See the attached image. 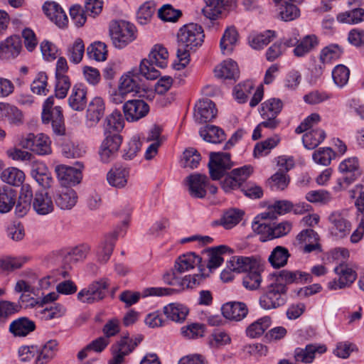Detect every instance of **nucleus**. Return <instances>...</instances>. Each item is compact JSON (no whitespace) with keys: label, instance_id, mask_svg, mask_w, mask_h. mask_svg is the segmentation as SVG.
Returning <instances> with one entry per match:
<instances>
[{"label":"nucleus","instance_id":"f257e3e1","mask_svg":"<svg viewBox=\"0 0 364 364\" xmlns=\"http://www.w3.org/2000/svg\"><path fill=\"white\" fill-rule=\"evenodd\" d=\"M203 28L197 23H188L182 26L177 33L178 48L176 56L179 65L186 67L189 63V51L200 47L204 41Z\"/></svg>","mask_w":364,"mask_h":364},{"label":"nucleus","instance_id":"f03ea898","mask_svg":"<svg viewBox=\"0 0 364 364\" xmlns=\"http://www.w3.org/2000/svg\"><path fill=\"white\" fill-rule=\"evenodd\" d=\"M109 33L114 46L123 48L136 38V28L125 21H112L109 23Z\"/></svg>","mask_w":364,"mask_h":364},{"label":"nucleus","instance_id":"7ed1b4c3","mask_svg":"<svg viewBox=\"0 0 364 364\" xmlns=\"http://www.w3.org/2000/svg\"><path fill=\"white\" fill-rule=\"evenodd\" d=\"M287 287L282 283L273 282L259 298L260 306L266 310L278 308L286 302Z\"/></svg>","mask_w":364,"mask_h":364},{"label":"nucleus","instance_id":"20e7f679","mask_svg":"<svg viewBox=\"0 0 364 364\" xmlns=\"http://www.w3.org/2000/svg\"><path fill=\"white\" fill-rule=\"evenodd\" d=\"M51 141L50 138L43 134H34L33 133L22 136L19 140V145L28 149L38 155H48L52 152Z\"/></svg>","mask_w":364,"mask_h":364},{"label":"nucleus","instance_id":"39448f33","mask_svg":"<svg viewBox=\"0 0 364 364\" xmlns=\"http://www.w3.org/2000/svg\"><path fill=\"white\" fill-rule=\"evenodd\" d=\"M328 230L331 235L336 239H343L349 235L351 223L348 218V210H335L328 217Z\"/></svg>","mask_w":364,"mask_h":364},{"label":"nucleus","instance_id":"423d86ee","mask_svg":"<svg viewBox=\"0 0 364 364\" xmlns=\"http://www.w3.org/2000/svg\"><path fill=\"white\" fill-rule=\"evenodd\" d=\"M282 107L283 102L277 98H271L262 103L259 113L264 121L261 122V125H264L265 128L269 129H275L280 124L277 115Z\"/></svg>","mask_w":364,"mask_h":364},{"label":"nucleus","instance_id":"0eeeda50","mask_svg":"<svg viewBox=\"0 0 364 364\" xmlns=\"http://www.w3.org/2000/svg\"><path fill=\"white\" fill-rule=\"evenodd\" d=\"M108 287L107 279L95 281L78 292L77 299L82 303L89 304L99 302L105 297Z\"/></svg>","mask_w":364,"mask_h":364},{"label":"nucleus","instance_id":"6e6552de","mask_svg":"<svg viewBox=\"0 0 364 364\" xmlns=\"http://www.w3.org/2000/svg\"><path fill=\"white\" fill-rule=\"evenodd\" d=\"M75 166V167H73L60 164L55 166V171L57 178L63 186H74L81 182L84 165L80 162H77Z\"/></svg>","mask_w":364,"mask_h":364},{"label":"nucleus","instance_id":"1a4fd4ad","mask_svg":"<svg viewBox=\"0 0 364 364\" xmlns=\"http://www.w3.org/2000/svg\"><path fill=\"white\" fill-rule=\"evenodd\" d=\"M232 166V162L230 160V155L229 154L223 152H211L210 154L208 168L213 180H218L222 178L225 173L230 170Z\"/></svg>","mask_w":364,"mask_h":364},{"label":"nucleus","instance_id":"9d476101","mask_svg":"<svg viewBox=\"0 0 364 364\" xmlns=\"http://www.w3.org/2000/svg\"><path fill=\"white\" fill-rule=\"evenodd\" d=\"M338 275L335 279L328 283V288L331 290H337L350 287L356 279L357 273L347 264L342 263L334 269Z\"/></svg>","mask_w":364,"mask_h":364},{"label":"nucleus","instance_id":"9b49d317","mask_svg":"<svg viewBox=\"0 0 364 364\" xmlns=\"http://www.w3.org/2000/svg\"><path fill=\"white\" fill-rule=\"evenodd\" d=\"M136 346L137 343L129 336L122 337L112 346V358L109 364H122L124 357L132 353Z\"/></svg>","mask_w":364,"mask_h":364},{"label":"nucleus","instance_id":"f8f14e48","mask_svg":"<svg viewBox=\"0 0 364 364\" xmlns=\"http://www.w3.org/2000/svg\"><path fill=\"white\" fill-rule=\"evenodd\" d=\"M104 135L105 138L100 146V156L103 162L107 163L114 157L118 151L122 142V137L117 132Z\"/></svg>","mask_w":364,"mask_h":364},{"label":"nucleus","instance_id":"ddd939ff","mask_svg":"<svg viewBox=\"0 0 364 364\" xmlns=\"http://www.w3.org/2000/svg\"><path fill=\"white\" fill-rule=\"evenodd\" d=\"M149 105L142 100H128L123 105L124 117L128 122H136L147 115Z\"/></svg>","mask_w":364,"mask_h":364},{"label":"nucleus","instance_id":"4468645a","mask_svg":"<svg viewBox=\"0 0 364 364\" xmlns=\"http://www.w3.org/2000/svg\"><path fill=\"white\" fill-rule=\"evenodd\" d=\"M119 235L117 230L107 235L98 245L96 250L97 260L101 264L107 263L114 248L115 242Z\"/></svg>","mask_w":364,"mask_h":364},{"label":"nucleus","instance_id":"2eb2a0df","mask_svg":"<svg viewBox=\"0 0 364 364\" xmlns=\"http://www.w3.org/2000/svg\"><path fill=\"white\" fill-rule=\"evenodd\" d=\"M338 169L343 176V181L347 184L353 183L361 175L358 159L356 157L343 160L340 164Z\"/></svg>","mask_w":364,"mask_h":364},{"label":"nucleus","instance_id":"dca6fc26","mask_svg":"<svg viewBox=\"0 0 364 364\" xmlns=\"http://www.w3.org/2000/svg\"><path fill=\"white\" fill-rule=\"evenodd\" d=\"M208 178L201 173H193L186 178L189 193L191 196L203 198L206 195Z\"/></svg>","mask_w":364,"mask_h":364},{"label":"nucleus","instance_id":"f3484780","mask_svg":"<svg viewBox=\"0 0 364 364\" xmlns=\"http://www.w3.org/2000/svg\"><path fill=\"white\" fill-rule=\"evenodd\" d=\"M118 87L121 95L139 93L141 87L139 74L134 71H129L120 77Z\"/></svg>","mask_w":364,"mask_h":364},{"label":"nucleus","instance_id":"a211bd4d","mask_svg":"<svg viewBox=\"0 0 364 364\" xmlns=\"http://www.w3.org/2000/svg\"><path fill=\"white\" fill-rule=\"evenodd\" d=\"M105 105L102 98L96 97L88 105L86 112L87 124L90 127H95L105 114Z\"/></svg>","mask_w":364,"mask_h":364},{"label":"nucleus","instance_id":"6ab92c4d","mask_svg":"<svg viewBox=\"0 0 364 364\" xmlns=\"http://www.w3.org/2000/svg\"><path fill=\"white\" fill-rule=\"evenodd\" d=\"M42 121L45 124L50 122L53 131L56 135L63 136L65 134V127L60 107L56 106L50 112L44 113L42 115Z\"/></svg>","mask_w":364,"mask_h":364},{"label":"nucleus","instance_id":"aec40b11","mask_svg":"<svg viewBox=\"0 0 364 364\" xmlns=\"http://www.w3.org/2000/svg\"><path fill=\"white\" fill-rule=\"evenodd\" d=\"M31 174L36 182L44 188H49L53 181L46 165L41 161H34L31 164Z\"/></svg>","mask_w":364,"mask_h":364},{"label":"nucleus","instance_id":"412c9836","mask_svg":"<svg viewBox=\"0 0 364 364\" xmlns=\"http://www.w3.org/2000/svg\"><path fill=\"white\" fill-rule=\"evenodd\" d=\"M45 14L58 27L64 28L68 25V18L60 6L56 2H46L43 6Z\"/></svg>","mask_w":364,"mask_h":364},{"label":"nucleus","instance_id":"4be33fe9","mask_svg":"<svg viewBox=\"0 0 364 364\" xmlns=\"http://www.w3.org/2000/svg\"><path fill=\"white\" fill-rule=\"evenodd\" d=\"M217 114L215 104L209 99L200 100L196 105L195 117L199 123H205L213 119Z\"/></svg>","mask_w":364,"mask_h":364},{"label":"nucleus","instance_id":"5701e85b","mask_svg":"<svg viewBox=\"0 0 364 364\" xmlns=\"http://www.w3.org/2000/svg\"><path fill=\"white\" fill-rule=\"evenodd\" d=\"M221 311L225 318L236 321L243 319L248 313L247 305L240 301L228 302L223 305Z\"/></svg>","mask_w":364,"mask_h":364},{"label":"nucleus","instance_id":"b1692460","mask_svg":"<svg viewBox=\"0 0 364 364\" xmlns=\"http://www.w3.org/2000/svg\"><path fill=\"white\" fill-rule=\"evenodd\" d=\"M21 50V42L19 38L11 36L0 43V58L11 60L16 58Z\"/></svg>","mask_w":364,"mask_h":364},{"label":"nucleus","instance_id":"393cba45","mask_svg":"<svg viewBox=\"0 0 364 364\" xmlns=\"http://www.w3.org/2000/svg\"><path fill=\"white\" fill-rule=\"evenodd\" d=\"M312 277L310 274L300 271L282 270L276 276L275 283L289 284L292 283H310Z\"/></svg>","mask_w":364,"mask_h":364},{"label":"nucleus","instance_id":"a878e982","mask_svg":"<svg viewBox=\"0 0 364 364\" xmlns=\"http://www.w3.org/2000/svg\"><path fill=\"white\" fill-rule=\"evenodd\" d=\"M31 204L34 211L40 215H48L54 210L51 197L43 191L35 193Z\"/></svg>","mask_w":364,"mask_h":364},{"label":"nucleus","instance_id":"bb28decb","mask_svg":"<svg viewBox=\"0 0 364 364\" xmlns=\"http://www.w3.org/2000/svg\"><path fill=\"white\" fill-rule=\"evenodd\" d=\"M326 347L323 345L309 344L305 348H296L294 352V357L296 362L311 363L315 358V353H323Z\"/></svg>","mask_w":364,"mask_h":364},{"label":"nucleus","instance_id":"cd10ccee","mask_svg":"<svg viewBox=\"0 0 364 364\" xmlns=\"http://www.w3.org/2000/svg\"><path fill=\"white\" fill-rule=\"evenodd\" d=\"M55 204L62 210H70L77 203V195L71 188H62L54 196Z\"/></svg>","mask_w":364,"mask_h":364},{"label":"nucleus","instance_id":"c85d7f7f","mask_svg":"<svg viewBox=\"0 0 364 364\" xmlns=\"http://www.w3.org/2000/svg\"><path fill=\"white\" fill-rule=\"evenodd\" d=\"M87 90L82 85H75L68 98L69 106L75 111H82L87 105Z\"/></svg>","mask_w":364,"mask_h":364},{"label":"nucleus","instance_id":"c756f323","mask_svg":"<svg viewBox=\"0 0 364 364\" xmlns=\"http://www.w3.org/2000/svg\"><path fill=\"white\" fill-rule=\"evenodd\" d=\"M238 33L234 26L228 27L220 41V48L223 55H230L238 41Z\"/></svg>","mask_w":364,"mask_h":364},{"label":"nucleus","instance_id":"7c9ffc66","mask_svg":"<svg viewBox=\"0 0 364 364\" xmlns=\"http://www.w3.org/2000/svg\"><path fill=\"white\" fill-rule=\"evenodd\" d=\"M201 257L194 252H188L178 257L175 264V269L179 273H183L198 266L200 272L203 271Z\"/></svg>","mask_w":364,"mask_h":364},{"label":"nucleus","instance_id":"2f4dec72","mask_svg":"<svg viewBox=\"0 0 364 364\" xmlns=\"http://www.w3.org/2000/svg\"><path fill=\"white\" fill-rule=\"evenodd\" d=\"M129 171L127 167H114L111 168L107 174L108 183L117 188H122L127 183Z\"/></svg>","mask_w":364,"mask_h":364},{"label":"nucleus","instance_id":"473e14b6","mask_svg":"<svg viewBox=\"0 0 364 364\" xmlns=\"http://www.w3.org/2000/svg\"><path fill=\"white\" fill-rule=\"evenodd\" d=\"M124 127V119L118 110L113 111L107 116L103 124L104 134H119Z\"/></svg>","mask_w":364,"mask_h":364},{"label":"nucleus","instance_id":"72a5a7b5","mask_svg":"<svg viewBox=\"0 0 364 364\" xmlns=\"http://www.w3.org/2000/svg\"><path fill=\"white\" fill-rule=\"evenodd\" d=\"M90 251V245L82 243L66 252L63 255L65 268H67V266H70L72 262L83 261L87 258Z\"/></svg>","mask_w":364,"mask_h":364},{"label":"nucleus","instance_id":"f704fd0d","mask_svg":"<svg viewBox=\"0 0 364 364\" xmlns=\"http://www.w3.org/2000/svg\"><path fill=\"white\" fill-rule=\"evenodd\" d=\"M261 267L255 262L251 269L246 271L242 279V284L249 290H256L260 287L262 282Z\"/></svg>","mask_w":364,"mask_h":364},{"label":"nucleus","instance_id":"c9c22d12","mask_svg":"<svg viewBox=\"0 0 364 364\" xmlns=\"http://www.w3.org/2000/svg\"><path fill=\"white\" fill-rule=\"evenodd\" d=\"M16 202V191L9 186L0 187V213H7L14 208Z\"/></svg>","mask_w":364,"mask_h":364},{"label":"nucleus","instance_id":"e433bc0d","mask_svg":"<svg viewBox=\"0 0 364 364\" xmlns=\"http://www.w3.org/2000/svg\"><path fill=\"white\" fill-rule=\"evenodd\" d=\"M35 323L26 317H21L13 321L9 331L15 336H26L35 330Z\"/></svg>","mask_w":364,"mask_h":364},{"label":"nucleus","instance_id":"4c0bfd02","mask_svg":"<svg viewBox=\"0 0 364 364\" xmlns=\"http://www.w3.org/2000/svg\"><path fill=\"white\" fill-rule=\"evenodd\" d=\"M215 75L218 78L234 79L239 77L237 63L232 60H225L214 69Z\"/></svg>","mask_w":364,"mask_h":364},{"label":"nucleus","instance_id":"58836bf2","mask_svg":"<svg viewBox=\"0 0 364 364\" xmlns=\"http://www.w3.org/2000/svg\"><path fill=\"white\" fill-rule=\"evenodd\" d=\"M164 313L170 320L181 323L185 321L188 309L183 304L172 303L164 307Z\"/></svg>","mask_w":364,"mask_h":364},{"label":"nucleus","instance_id":"ea45409f","mask_svg":"<svg viewBox=\"0 0 364 364\" xmlns=\"http://www.w3.org/2000/svg\"><path fill=\"white\" fill-rule=\"evenodd\" d=\"M58 350V342L55 340L48 341L41 349H38L36 364H46L56 354Z\"/></svg>","mask_w":364,"mask_h":364},{"label":"nucleus","instance_id":"a19ab883","mask_svg":"<svg viewBox=\"0 0 364 364\" xmlns=\"http://www.w3.org/2000/svg\"><path fill=\"white\" fill-rule=\"evenodd\" d=\"M168 53L167 49L161 45L156 44L151 50L148 59L160 68H164L168 65Z\"/></svg>","mask_w":364,"mask_h":364},{"label":"nucleus","instance_id":"79ce46f5","mask_svg":"<svg viewBox=\"0 0 364 364\" xmlns=\"http://www.w3.org/2000/svg\"><path fill=\"white\" fill-rule=\"evenodd\" d=\"M200 135L205 141L213 144L220 143L225 139L223 130L213 125H206L201 129Z\"/></svg>","mask_w":364,"mask_h":364},{"label":"nucleus","instance_id":"37998d69","mask_svg":"<svg viewBox=\"0 0 364 364\" xmlns=\"http://www.w3.org/2000/svg\"><path fill=\"white\" fill-rule=\"evenodd\" d=\"M24 173L15 167L5 168L1 173V179L8 184L19 186L24 181Z\"/></svg>","mask_w":364,"mask_h":364},{"label":"nucleus","instance_id":"c03bdc74","mask_svg":"<svg viewBox=\"0 0 364 364\" xmlns=\"http://www.w3.org/2000/svg\"><path fill=\"white\" fill-rule=\"evenodd\" d=\"M290 255L286 247L277 246L268 257V261L274 268H280L287 263Z\"/></svg>","mask_w":364,"mask_h":364},{"label":"nucleus","instance_id":"a18cd8bd","mask_svg":"<svg viewBox=\"0 0 364 364\" xmlns=\"http://www.w3.org/2000/svg\"><path fill=\"white\" fill-rule=\"evenodd\" d=\"M271 323L269 316H264L250 324L246 330V333L252 338L259 337L270 326Z\"/></svg>","mask_w":364,"mask_h":364},{"label":"nucleus","instance_id":"49530a36","mask_svg":"<svg viewBox=\"0 0 364 364\" xmlns=\"http://www.w3.org/2000/svg\"><path fill=\"white\" fill-rule=\"evenodd\" d=\"M230 249L226 245H219L212 247L209 250V259L207 267L210 272L218 268L223 262L222 255L227 252Z\"/></svg>","mask_w":364,"mask_h":364},{"label":"nucleus","instance_id":"de8ad7c7","mask_svg":"<svg viewBox=\"0 0 364 364\" xmlns=\"http://www.w3.org/2000/svg\"><path fill=\"white\" fill-rule=\"evenodd\" d=\"M22 113L16 107L9 104L0 102V119H6L12 124H18L22 121Z\"/></svg>","mask_w":364,"mask_h":364},{"label":"nucleus","instance_id":"09e8293b","mask_svg":"<svg viewBox=\"0 0 364 364\" xmlns=\"http://www.w3.org/2000/svg\"><path fill=\"white\" fill-rule=\"evenodd\" d=\"M326 133L322 129H312L306 132L302 138L304 146L308 149L317 147L325 139Z\"/></svg>","mask_w":364,"mask_h":364},{"label":"nucleus","instance_id":"8fccbe9b","mask_svg":"<svg viewBox=\"0 0 364 364\" xmlns=\"http://www.w3.org/2000/svg\"><path fill=\"white\" fill-rule=\"evenodd\" d=\"M318 44V41L316 36H306L298 43L296 48L294 49V53L297 57H302L316 48Z\"/></svg>","mask_w":364,"mask_h":364},{"label":"nucleus","instance_id":"3c124183","mask_svg":"<svg viewBox=\"0 0 364 364\" xmlns=\"http://www.w3.org/2000/svg\"><path fill=\"white\" fill-rule=\"evenodd\" d=\"M205 6L202 11L204 16L211 20L218 18L223 11V0H204Z\"/></svg>","mask_w":364,"mask_h":364},{"label":"nucleus","instance_id":"603ef678","mask_svg":"<svg viewBox=\"0 0 364 364\" xmlns=\"http://www.w3.org/2000/svg\"><path fill=\"white\" fill-rule=\"evenodd\" d=\"M337 20L340 23L348 24L360 23L364 21V9L359 8L341 13L337 16Z\"/></svg>","mask_w":364,"mask_h":364},{"label":"nucleus","instance_id":"864d4df0","mask_svg":"<svg viewBox=\"0 0 364 364\" xmlns=\"http://www.w3.org/2000/svg\"><path fill=\"white\" fill-rule=\"evenodd\" d=\"M255 261L250 257L234 256L227 262V264L235 273L245 272L251 269Z\"/></svg>","mask_w":364,"mask_h":364},{"label":"nucleus","instance_id":"5fc2aeb1","mask_svg":"<svg viewBox=\"0 0 364 364\" xmlns=\"http://www.w3.org/2000/svg\"><path fill=\"white\" fill-rule=\"evenodd\" d=\"M205 325L192 323L181 328V335L186 339H197L204 336Z\"/></svg>","mask_w":364,"mask_h":364},{"label":"nucleus","instance_id":"6e6d98bb","mask_svg":"<svg viewBox=\"0 0 364 364\" xmlns=\"http://www.w3.org/2000/svg\"><path fill=\"white\" fill-rule=\"evenodd\" d=\"M274 38V32L267 31L264 33L252 35L249 37L250 46L256 50L262 49L269 44Z\"/></svg>","mask_w":364,"mask_h":364},{"label":"nucleus","instance_id":"4d7b16f0","mask_svg":"<svg viewBox=\"0 0 364 364\" xmlns=\"http://www.w3.org/2000/svg\"><path fill=\"white\" fill-rule=\"evenodd\" d=\"M85 52V45L80 38H77L72 46L68 48L67 55L70 61L74 64L81 62Z\"/></svg>","mask_w":364,"mask_h":364},{"label":"nucleus","instance_id":"13d9d810","mask_svg":"<svg viewBox=\"0 0 364 364\" xmlns=\"http://www.w3.org/2000/svg\"><path fill=\"white\" fill-rule=\"evenodd\" d=\"M291 1H285L279 8V14L282 20L290 21L296 19L300 15L298 7Z\"/></svg>","mask_w":364,"mask_h":364},{"label":"nucleus","instance_id":"bf43d9fd","mask_svg":"<svg viewBox=\"0 0 364 364\" xmlns=\"http://www.w3.org/2000/svg\"><path fill=\"white\" fill-rule=\"evenodd\" d=\"M87 53L90 58L97 61H104L107 59V46L100 41L95 42L87 47Z\"/></svg>","mask_w":364,"mask_h":364},{"label":"nucleus","instance_id":"052dcab7","mask_svg":"<svg viewBox=\"0 0 364 364\" xmlns=\"http://www.w3.org/2000/svg\"><path fill=\"white\" fill-rule=\"evenodd\" d=\"M279 141V137L274 136L260 143H257L254 149V154L256 157L267 155L270 150L274 148Z\"/></svg>","mask_w":364,"mask_h":364},{"label":"nucleus","instance_id":"680f3d73","mask_svg":"<svg viewBox=\"0 0 364 364\" xmlns=\"http://www.w3.org/2000/svg\"><path fill=\"white\" fill-rule=\"evenodd\" d=\"M181 15V10L174 9L170 4H165L158 10V16L164 21L176 22Z\"/></svg>","mask_w":364,"mask_h":364},{"label":"nucleus","instance_id":"e2e57ef3","mask_svg":"<svg viewBox=\"0 0 364 364\" xmlns=\"http://www.w3.org/2000/svg\"><path fill=\"white\" fill-rule=\"evenodd\" d=\"M48 86V76L46 73L40 72L31 85V91L36 95H46L49 91Z\"/></svg>","mask_w":364,"mask_h":364},{"label":"nucleus","instance_id":"0e129e2a","mask_svg":"<svg viewBox=\"0 0 364 364\" xmlns=\"http://www.w3.org/2000/svg\"><path fill=\"white\" fill-rule=\"evenodd\" d=\"M254 85L251 81H245L236 85L233 90V95L239 103H244L247 101L249 95L252 92Z\"/></svg>","mask_w":364,"mask_h":364},{"label":"nucleus","instance_id":"69168bd1","mask_svg":"<svg viewBox=\"0 0 364 364\" xmlns=\"http://www.w3.org/2000/svg\"><path fill=\"white\" fill-rule=\"evenodd\" d=\"M243 212L231 209L225 212L220 220V224L226 229L235 226L241 220Z\"/></svg>","mask_w":364,"mask_h":364},{"label":"nucleus","instance_id":"338daca9","mask_svg":"<svg viewBox=\"0 0 364 364\" xmlns=\"http://www.w3.org/2000/svg\"><path fill=\"white\" fill-rule=\"evenodd\" d=\"M201 160L200 154L193 148L186 149L183 154L182 166L185 168H195Z\"/></svg>","mask_w":364,"mask_h":364},{"label":"nucleus","instance_id":"774afa93","mask_svg":"<svg viewBox=\"0 0 364 364\" xmlns=\"http://www.w3.org/2000/svg\"><path fill=\"white\" fill-rule=\"evenodd\" d=\"M268 182L272 191H283L289 183V178L285 173L277 171L271 176Z\"/></svg>","mask_w":364,"mask_h":364}]
</instances>
